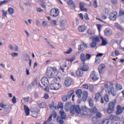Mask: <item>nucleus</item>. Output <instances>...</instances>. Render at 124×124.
<instances>
[{
    "label": "nucleus",
    "instance_id": "obj_1",
    "mask_svg": "<svg viewBox=\"0 0 124 124\" xmlns=\"http://www.w3.org/2000/svg\"><path fill=\"white\" fill-rule=\"evenodd\" d=\"M70 111L71 114H80L81 113V108H80V106L79 105H77L76 106L73 105L70 108Z\"/></svg>",
    "mask_w": 124,
    "mask_h": 124
},
{
    "label": "nucleus",
    "instance_id": "obj_2",
    "mask_svg": "<svg viewBox=\"0 0 124 124\" xmlns=\"http://www.w3.org/2000/svg\"><path fill=\"white\" fill-rule=\"evenodd\" d=\"M46 76L47 77V78H55L58 76V71H53L52 72L51 70H46Z\"/></svg>",
    "mask_w": 124,
    "mask_h": 124
},
{
    "label": "nucleus",
    "instance_id": "obj_3",
    "mask_svg": "<svg viewBox=\"0 0 124 124\" xmlns=\"http://www.w3.org/2000/svg\"><path fill=\"white\" fill-rule=\"evenodd\" d=\"M50 15L52 17H58L60 15V10L57 8H52L50 10Z\"/></svg>",
    "mask_w": 124,
    "mask_h": 124
},
{
    "label": "nucleus",
    "instance_id": "obj_4",
    "mask_svg": "<svg viewBox=\"0 0 124 124\" xmlns=\"http://www.w3.org/2000/svg\"><path fill=\"white\" fill-rule=\"evenodd\" d=\"M91 58H92V55L89 53L86 54H85V53H81L80 57L81 62H85L86 60L89 61V60H91Z\"/></svg>",
    "mask_w": 124,
    "mask_h": 124
},
{
    "label": "nucleus",
    "instance_id": "obj_5",
    "mask_svg": "<svg viewBox=\"0 0 124 124\" xmlns=\"http://www.w3.org/2000/svg\"><path fill=\"white\" fill-rule=\"evenodd\" d=\"M61 88H62V85L60 83H57L56 82L52 83L49 85V89H50V90H54V91H58V90H60Z\"/></svg>",
    "mask_w": 124,
    "mask_h": 124
},
{
    "label": "nucleus",
    "instance_id": "obj_6",
    "mask_svg": "<svg viewBox=\"0 0 124 124\" xmlns=\"http://www.w3.org/2000/svg\"><path fill=\"white\" fill-rule=\"evenodd\" d=\"M41 81L43 85H42L40 83H39V86L41 88H43V86L44 87H46V86H48V85H49V79L47 78H42Z\"/></svg>",
    "mask_w": 124,
    "mask_h": 124
},
{
    "label": "nucleus",
    "instance_id": "obj_7",
    "mask_svg": "<svg viewBox=\"0 0 124 124\" xmlns=\"http://www.w3.org/2000/svg\"><path fill=\"white\" fill-rule=\"evenodd\" d=\"M57 116H58V115L57 114V112H53L48 117L47 121L44 122L43 124H52V123H50V122H51V121H52V117H53L54 118V119H56V118H57Z\"/></svg>",
    "mask_w": 124,
    "mask_h": 124
},
{
    "label": "nucleus",
    "instance_id": "obj_8",
    "mask_svg": "<svg viewBox=\"0 0 124 124\" xmlns=\"http://www.w3.org/2000/svg\"><path fill=\"white\" fill-rule=\"evenodd\" d=\"M67 26V20L65 19H62L59 23V27L61 28V30H64Z\"/></svg>",
    "mask_w": 124,
    "mask_h": 124
},
{
    "label": "nucleus",
    "instance_id": "obj_9",
    "mask_svg": "<svg viewBox=\"0 0 124 124\" xmlns=\"http://www.w3.org/2000/svg\"><path fill=\"white\" fill-rule=\"evenodd\" d=\"M71 83H72V78L68 77L65 78L64 82V85L65 87H69L71 85Z\"/></svg>",
    "mask_w": 124,
    "mask_h": 124
},
{
    "label": "nucleus",
    "instance_id": "obj_10",
    "mask_svg": "<svg viewBox=\"0 0 124 124\" xmlns=\"http://www.w3.org/2000/svg\"><path fill=\"white\" fill-rule=\"evenodd\" d=\"M88 48V45L84 42H82V44L79 45L78 46V50L79 51H81V52H83V51H84L86 49Z\"/></svg>",
    "mask_w": 124,
    "mask_h": 124
},
{
    "label": "nucleus",
    "instance_id": "obj_11",
    "mask_svg": "<svg viewBox=\"0 0 124 124\" xmlns=\"http://www.w3.org/2000/svg\"><path fill=\"white\" fill-rule=\"evenodd\" d=\"M117 15H118L117 12H113L109 15L108 18L111 21H115L117 19Z\"/></svg>",
    "mask_w": 124,
    "mask_h": 124
},
{
    "label": "nucleus",
    "instance_id": "obj_12",
    "mask_svg": "<svg viewBox=\"0 0 124 124\" xmlns=\"http://www.w3.org/2000/svg\"><path fill=\"white\" fill-rule=\"evenodd\" d=\"M90 78L94 81H97L98 78H97V75H96V73L95 71H93L91 72L90 75Z\"/></svg>",
    "mask_w": 124,
    "mask_h": 124
},
{
    "label": "nucleus",
    "instance_id": "obj_13",
    "mask_svg": "<svg viewBox=\"0 0 124 124\" xmlns=\"http://www.w3.org/2000/svg\"><path fill=\"white\" fill-rule=\"evenodd\" d=\"M108 94L112 95V96H116V95L117 94V91H116V90L115 89V88L113 87H110L108 91Z\"/></svg>",
    "mask_w": 124,
    "mask_h": 124
},
{
    "label": "nucleus",
    "instance_id": "obj_14",
    "mask_svg": "<svg viewBox=\"0 0 124 124\" xmlns=\"http://www.w3.org/2000/svg\"><path fill=\"white\" fill-rule=\"evenodd\" d=\"M104 34L107 37H109L112 35V31L109 28H107L104 31Z\"/></svg>",
    "mask_w": 124,
    "mask_h": 124
},
{
    "label": "nucleus",
    "instance_id": "obj_15",
    "mask_svg": "<svg viewBox=\"0 0 124 124\" xmlns=\"http://www.w3.org/2000/svg\"><path fill=\"white\" fill-rule=\"evenodd\" d=\"M89 69V67L86 64L85 62H83V63L81 64V70L82 71H87Z\"/></svg>",
    "mask_w": 124,
    "mask_h": 124
},
{
    "label": "nucleus",
    "instance_id": "obj_16",
    "mask_svg": "<svg viewBox=\"0 0 124 124\" xmlns=\"http://www.w3.org/2000/svg\"><path fill=\"white\" fill-rule=\"evenodd\" d=\"M104 68H105V65L104 64H101L99 66L98 71L100 74L103 73L104 71Z\"/></svg>",
    "mask_w": 124,
    "mask_h": 124
},
{
    "label": "nucleus",
    "instance_id": "obj_17",
    "mask_svg": "<svg viewBox=\"0 0 124 124\" xmlns=\"http://www.w3.org/2000/svg\"><path fill=\"white\" fill-rule=\"evenodd\" d=\"M67 3L69 6H70V7H72V8H75L76 7V6H75V3L72 0H68L67 1Z\"/></svg>",
    "mask_w": 124,
    "mask_h": 124
},
{
    "label": "nucleus",
    "instance_id": "obj_18",
    "mask_svg": "<svg viewBox=\"0 0 124 124\" xmlns=\"http://www.w3.org/2000/svg\"><path fill=\"white\" fill-rule=\"evenodd\" d=\"M79 7L81 11H88V9L87 8H85V3L82 2L80 3Z\"/></svg>",
    "mask_w": 124,
    "mask_h": 124
},
{
    "label": "nucleus",
    "instance_id": "obj_19",
    "mask_svg": "<svg viewBox=\"0 0 124 124\" xmlns=\"http://www.w3.org/2000/svg\"><path fill=\"white\" fill-rule=\"evenodd\" d=\"M60 115L61 119H62L63 120H65L66 119V114H65V112H64V111L63 110H60Z\"/></svg>",
    "mask_w": 124,
    "mask_h": 124
},
{
    "label": "nucleus",
    "instance_id": "obj_20",
    "mask_svg": "<svg viewBox=\"0 0 124 124\" xmlns=\"http://www.w3.org/2000/svg\"><path fill=\"white\" fill-rule=\"evenodd\" d=\"M100 39L102 40V43L101 44V46H105L107 45V44H108V41H107V40L106 39H104L103 37L101 36Z\"/></svg>",
    "mask_w": 124,
    "mask_h": 124
},
{
    "label": "nucleus",
    "instance_id": "obj_21",
    "mask_svg": "<svg viewBox=\"0 0 124 124\" xmlns=\"http://www.w3.org/2000/svg\"><path fill=\"white\" fill-rule=\"evenodd\" d=\"M24 109L26 116H29V115H30V108H29L26 105H24Z\"/></svg>",
    "mask_w": 124,
    "mask_h": 124
},
{
    "label": "nucleus",
    "instance_id": "obj_22",
    "mask_svg": "<svg viewBox=\"0 0 124 124\" xmlns=\"http://www.w3.org/2000/svg\"><path fill=\"white\" fill-rule=\"evenodd\" d=\"M115 104H116V101L114 103L113 102H110L108 104V109L114 110V108H115Z\"/></svg>",
    "mask_w": 124,
    "mask_h": 124
},
{
    "label": "nucleus",
    "instance_id": "obj_23",
    "mask_svg": "<svg viewBox=\"0 0 124 124\" xmlns=\"http://www.w3.org/2000/svg\"><path fill=\"white\" fill-rule=\"evenodd\" d=\"M85 30H86V27L84 25L79 26L78 27V30L79 31V32H84Z\"/></svg>",
    "mask_w": 124,
    "mask_h": 124
},
{
    "label": "nucleus",
    "instance_id": "obj_24",
    "mask_svg": "<svg viewBox=\"0 0 124 124\" xmlns=\"http://www.w3.org/2000/svg\"><path fill=\"white\" fill-rule=\"evenodd\" d=\"M87 98H88V92L87 91H85L83 93L82 100H83V101H86V100H87Z\"/></svg>",
    "mask_w": 124,
    "mask_h": 124
},
{
    "label": "nucleus",
    "instance_id": "obj_25",
    "mask_svg": "<svg viewBox=\"0 0 124 124\" xmlns=\"http://www.w3.org/2000/svg\"><path fill=\"white\" fill-rule=\"evenodd\" d=\"M38 106V107H39V108H46V103L43 102L41 103H37Z\"/></svg>",
    "mask_w": 124,
    "mask_h": 124
},
{
    "label": "nucleus",
    "instance_id": "obj_26",
    "mask_svg": "<svg viewBox=\"0 0 124 124\" xmlns=\"http://www.w3.org/2000/svg\"><path fill=\"white\" fill-rule=\"evenodd\" d=\"M101 93H102L100 92V93H96L95 94V99H96V101H98V99L99 98L102 97V96H101Z\"/></svg>",
    "mask_w": 124,
    "mask_h": 124
},
{
    "label": "nucleus",
    "instance_id": "obj_27",
    "mask_svg": "<svg viewBox=\"0 0 124 124\" xmlns=\"http://www.w3.org/2000/svg\"><path fill=\"white\" fill-rule=\"evenodd\" d=\"M11 110V107L10 106H7L6 108H5L4 110V112H5L6 114H8V113L10 112Z\"/></svg>",
    "mask_w": 124,
    "mask_h": 124
},
{
    "label": "nucleus",
    "instance_id": "obj_28",
    "mask_svg": "<svg viewBox=\"0 0 124 124\" xmlns=\"http://www.w3.org/2000/svg\"><path fill=\"white\" fill-rule=\"evenodd\" d=\"M57 122L58 124H63V120L61 118V116H58L57 118Z\"/></svg>",
    "mask_w": 124,
    "mask_h": 124
},
{
    "label": "nucleus",
    "instance_id": "obj_29",
    "mask_svg": "<svg viewBox=\"0 0 124 124\" xmlns=\"http://www.w3.org/2000/svg\"><path fill=\"white\" fill-rule=\"evenodd\" d=\"M23 60L24 61H26V62H29L30 61V56L27 54H24L23 55Z\"/></svg>",
    "mask_w": 124,
    "mask_h": 124
},
{
    "label": "nucleus",
    "instance_id": "obj_30",
    "mask_svg": "<svg viewBox=\"0 0 124 124\" xmlns=\"http://www.w3.org/2000/svg\"><path fill=\"white\" fill-rule=\"evenodd\" d=\"M76 94L78 98H81L82 96L81 95V94H82V90L81 89H78L76 92Z\"/></svg>",
    "mask_w": 124,
    "mask_h": 124
},
{
    "label": "nucleus",
    "instance_id": "obj_31",
    "mask_svg": "<svg viewBox=\"0 0 124 124\" xmlns=\"http://www.w3.org/2000/svg\"><path fill=\"white\" fill-rule=\"evenodd\" d=\"M76 75L78 77H82V75H83V72L81 70H78L76 71Z\"/></svg>",
    "mask_w": 124,
    "mask_h": 124
},
{
    "label": "nucleus",
    "instance_id": "obj_32",
    "mask_svg": "<svg viewBox=\"0 0 124 124\" xmlns=\"http://www.w3.org/2000/svg\"><path fill=\"white\" fill-rule=\"evenodd\" d=\"M115 88L117 91H121V90H123V86L119 83L116 84Z\"/></svg>",
    "mask_w": 124,
    "mask_h": 124
},
{
    "label": "nucleus",
    "instance_id": "obj_33",
    "mask_svg": "<svg viewBox=\"0 0 124 124\" xmlns=\"http://www.w3.org/2000/svg\"><path fill=\"white\" fill-rule=\"evenodd\" d=\"M8 11L9 12V14H10V15H13V14H14V9H13V8H11L10 7L8 8Z\"/></svg>",
    "mask_w": 124,
    "mask_h": 124
},
{
    "label": "nucleus",
    "instance_id": "obj_34",
    "mask_svg": "<svg viewBox=\"0 0 124 124\" xmlns=\"http://www.w3.org/2000/svg\"><path fill=\"white\" fill-rule=\"evenodd\" d=\"M90 111L91 113H93V114H95V113H97V108L94 107L92 108H91Z\"/></svg>",
    "mask_w": 124,
    "mask_h": 124
},
{
    "label": "nucleus",
    "instance_id": "obj_35",
    "mask_svg": "<svg viewBox=\"0 0 124 124\" xmlns=\"http://www.w3.org/2000/svg\"><path fill=\"white\" fill-rule=\"evenodd\" d=\"M90 39H92V41L94 42H99V38L98 37H92Z\"/></svg>",
    "mask_w": 124,
    "mask_h": 124
},
{
    "label": "nucleus",
    "instance_id": "obj_36",
    "mask_svg": "<svg viewBox=\"0 0 124 124\" xmlns=\"http://www.w3.org/2000/svg\"><path fill=\"white\" fill-rule=\"evenodd\" d=\"M97 122H98V118L96 116H94L92 118V122L93 124H97Z\"/></svg>",
    "mask_w": 124,
    "mask_h": 124
},
{
    "label": "nucleus",
    "instance_id": "obj_37",
    "mask_svg": "<svg viewBox=\"0 0 124 124\" xmlns=\"http://www.w3.org/2000/svg\"><path fill=\"white\" fill-rule=\"evenodd\" d=\"M74 93V91L71 90L68 93L67 96L68 98H70L72 96V94Z\"/></svg>",
    "mask_w": 124,
    "mask_h": 124
},
{
    "label": "nucleus",
    "instance_id": "obj_38",
    "mask_svg": "<svg viewBox=\"0 0 124 124\" xmlns=\"http://www.w3.org/2000/svg\"><path fill=\"white\" fill-rule=\"evenodd\" d=\"M97 44L96 42L93 41L90 44V46L91 48H94V47L96 46Z\"/></svg>",
    "mask_w": 124,
    "mask_h": 124
},
{
    "label": "nucleus",
    "instance_id": "obj_39",
    "mask_svg": "<svg viewBox=\"0 0 124 124\" xmlns=\"http://www.w3.org/2000/svg\"><path fill=\"white\" fill-rule=\"evenodd\" d=\"M50 24H51L52 26H53V27H56L57 26H58V24L57 22V20H52L50 22Z\"/></svg>",
    "mask_w": 124,
    "mask_h": 124
},
{
    "label": "nucleus",
    "instance_id": "obj_40",
    "mask_svg": "<svg viewBox=\"0 0 124 124\" xmlns=\"http://www.w3.org/2000/svg\"><path fill=\"white\" fill-rule=\"evenodd\" d=\"M88 102H89V106L90 107H93V99H89L88 100Z\"/></svg>",
    "mask_w": 124,
    "mask_h": 124
},
{
    "label": "nucleus",
    "instance_id": "obj_41",
    "mask_svg": "<svg viewBox=\"0 0 124 124\" xmlns=\"http://www.w3.org/2000/svg\"><path fill=\"white\" fill-rule=\"evenodd\" d=\"M57 108H58V109L61 108V110L63 109V104H62V102L59 103L58 105L57 106Z\"/></svg>",
    "mask_w": 124,
    "mask_h": 124
},
{
    "label": "nucleus",
    "instance_id": "obj_42",
    "mask_svg": "<svg viewBox=\"0 0 124 124\" xmlns=\"http://www.w3.org/2000/svg\"><path fill=\"white\" fill-rule=\"evenodd\" d=\"M62 101H64L65 102L67 101V100H68V98L67 97V95H64L62 97Z\"/></svg>",
    "mask_w": 124,
    "mask_h": 124
},
{
    "label": "nucleus",
    "instance_id": "obj_43",
    "mask_svg": "<svg viewBox=\"0 0 124 124\" xmlns=\"http://www.w3.org/2000/svg\"><path fill=\"white\" fill-rule=\"evenodd\" d=\"M81 108L82 112H87L88 111V108L85 106H82Z\"/></svg>",
    "mask_w": 124,
    "mask_h": 124
},
{
    "label": "nucleus",
    "instance_id": "obj_44",
    "mask_svg": "<svg viewBox=\"0 0 124 124\" xmlns=\"http://www.w3.org/2000/svg\"><path fill=\"white\" fill-rule=\"evenodd\" d=\"M87 33L88 34V35H93V32L91 29H88L87 30Z\"/></svg>",
    "mask_w": 124,
    "mask_h": 124
},
{
    "label": "nucleus",
    "instance_id": "obj_45",
    "mask_svg": "<svg viewBox=\"0 0 124 124\" xmlns=\"http://www.w3.org/2000/svg\"><path fill=\"white\" fill-rule=\"evenodd\" d=\"M41 6L42 8H44L46 9L47 8L46 7V3L45 2H41Z\"/></svg>",
    "mask_w": 124,
    "mask_h": 124
},
{
    "label": "nucleus",
    "instance_id": "obj_46",
    "mask_svg": "<svg viewBox=\"0 0 124 124\" xmlns=\"http://www.w3.org/2000/svg\"><path fill=\"white\" fill-rule=\"evenodd\" d=\"M109 119L110 121H116V116L112 115H109Z\"/></svg>",
    "mask_w": 124,
    "mask_h": 124
},
{
    "label": "nucleus",
    "instance_id": "obj_47",
    "mask_svg": "<svg viewBox=\"0 0 124 124\" xmlns=\"http://www.w3.org/2000/svg\"><path fill=\"white\" fill-rule=\"evenodd\" d=\"M104 100L106 101V102H109V97H108V95L106 94L104 97Z\"/></svg>",
    "mask_w": 124,
    "mask_h": 124
},
{
    "label": "nucleus",
    "instance_id": "obj_48",
    "mask_svg": "<svg viewBox=\"0 0 124 124\" xmlns=\"http://www.w3.org/2000/svg\"><path fill=\"white\" fill-rule=\"evenodd\" d=\"M8 2V0H3L0 1V6H1V5H3V4H6Z\"/></svg>",
    "mask_w": 124,
    "mask_h": 124
},
{
    "label": "nucleus",
    "instance_id": "obj_49",
    "mask_svg": "<svg viewBox=\"0 0 124 124\" xmlns=\"http://www.w3.org/2000/svg\"><path fill=\"white\" fill-rule=\"evenodd\" d=\"M67 62H74V61H75V57H72L70 58H69L68 59H67Z\"/></svg>",
    "mask_w": 124,
    "mask_h": 124
},
{
    "label": "nucleus",
    "instance_id": "obj_50",
    "mask_svg": "<svg viewBox=\"0 0 124 124\" xmlns=\"http://www.w3.org/2000/svg\"><path fill=\"white\" fill-rule=\"evenodd\" d=\"M124 15V10L121 9L119 11V16H123Z\"/></svg>",
    "mask_w": 124,
    "mask_h": 124
},
{
    "label": "nucleus",
    "instance_id": "obj_51",
    "mask_svg": "<svg viewBox=\"0 0 124 124\" xmlns=\"http://www.w3.org/2000/svg\"><path fill=\"white\" fill-rule=\"evenodd\" d=\"M10 55L13 57V58H14L15 57H18V53L17 52H13L11 53Z\"/></svg>",
    "mask_w": 124,
    "mask_h": 124
},
{
    "label": "nucleus",
    "instance_id": "obj_52",
    "mask_svg": "<svg viewBox=\"0 0 124 124\" xmlns=\"http://www.w3.org/2000/svg\"><path fill=\"white\" fill-rule=\"evenodd\" d=\"M72 52V48L70 47V48L67 51L64 52V54H70Z\"/></svg>",
    "mask_w": 124,
    "mask_h": 124
},
{
    "label": "nucleus",
    "instance_id": "obj_53",
    "mask_svg": "<svg viewBox=\"0 0 124 124\" xmlns=\"http://www.w3.org/2000/svg\"><path fill=\"white\" fill-rule=\"evenodd\" d=\"M84 17L85 20H87V21L90 20V18H89V15H88V14H84Z\"/></svg>",
    "mask_w": 124,
    "mask_h": 124
},
{
    "label": "nucleus",
    "instance_id": "obj_54",
    "mask_svg": "<svg viewBox=\"0 0 124 124\" xmlns=\"http://www.w3.org/2000/svg\"><path fill=\"white\" fill-rule=\"evenodd\" d=\"M122 35L123 33L120 32H118L115 34V37L117 38L120 37V36H122Z\"/></svg>",
    "mask_w": 124,
    "mask_h": 124
},
{
    "label": "nucleus",
    "instance_id": "obj_55",
    "mask_svg": "<svg viewBox=\"0 0 124 124\" xmlns=\"http://www.w3.org/2000/svg\"><path fill=\"white\" fill-rule=\"evenodd\" d=\"M37 112H32V117H33V118H38V116H37Z\"/></svg>",
    "mask_w": 124,
    "mask_h": 124
},
{
    "label": "nucleus",
    "instance_id": "obj_56",
    "mask_svg": "<svg viewBox=\"0 0 124 124\" xmlns=\"http://www.w3.org/2000/svg\"><path fill=\"white\" fill-rule=\"evenodd\" d=\"M104 12L106 15L109 14V9L106 8L104 10Z\"/></svg>",
    "mask_w": 124,
    "mask_h": 124
},
{
    "label": "nucleus",
    "instance_id": "obj_57",
    "mask_svg": "<svg viewBox=\"0 0 124 124\" xmlns=\"http://www.w3.org/2000/svg\"><path fill=\"white\" fill-rule=\"evenodd\" d=\"M35 86V85L33 84L32 82H31L29 86V89H30V90H31V89H32V88H34Z\"/></svg>",
    "mask_w": 124,
    "mask_h": 124
},
{
    "label": "nucleus",
    "instance_id": "obj_58",
    "mask_svg": "<svg viewBox=\"0 0 124 124\" xmlns=\"http://www.w3.org/2000/svg\"><path fill=\"white\" fill-rule=\"evenodd\" d=\"M42 26L43 27H46L47 26H48V23L46 21H44L42 23Z\"/></svg>",
    "mask_w": 124,
    "mask_h": 124
},
{
    "label": "nucleus",
    "instance_id": "obj_59",
    "mask_svg": "<svg viewBox=\"0 0 124 124\" xmlns=\"http://www.w3.org/2000/svg\"><path fill=\"white\" fill-rule=\"evenodd\" d=\"M36 10L37 12H43L44 10L40 7H37Z\"/></svg>",
    "mask_w": 124,
    "mask_h": 124
},
{
    "label": "nucleus",
    "instance_id": "obj_60",
    "mask_svg": "<svg viewBox=\"0 0 124 124\" xmlns=\"http://www.w3.org/2000/svg\"><path fill=\"white\" fill-rule=\"evenodd\" d=\"M0 106L1 108H3V109H5V108H6V107L7 106V105H4L3 103H0Z\"/></svg>",
    "mask_w": 124,
    "mask_h": 124
},
{
    "label": "nucleus",
    "instance_id": "obj_61",
    "mask_svg": "<svg viewBox=\"0 0 124 124\" xmlns=\"http://www.w3.org/2000/svg\"><path fill=\"white\" fill-rule=\"evenodd\" d=\"M93 6L94 8H96V7H97V1H96V0L94 1Z\"/></svg>",
    "mask_w": 124,
    "mask_h": 124
},
{
    "label": "nucleus",
    "instance_id": "obj_62",
    "mask_svg": "<svg viewBox=\"0 0 124 124\" xmlns=\"http://www.w3.org/2000/svg\"><path fill=\"white\" fill-rule=\"evenodd\" d=\"M108 123H109V120L105 119L103 121L102 124H108Z\"/></svg>",
    "mask_w": 124,
    "mask_h": 124
},
{
    "label": "nucleus",
    "instance_id": "obj_63",
    "mask_svg": "<svg viewBox=\"0 0 124 124\" xmlns=\"http://www.w3.org/2000/svg\"><path fill=\"white\" fill-rule=\"evenodd\" d=\"M43 98H44L45 99H49V95L46 93L43 97Z\"/></svg>",
    "mask_w": 124,
    "mask_h": 124
},
{
    "label": "nucleus",
    "instance_id": "obj_64",
    "mask_svg": "<svg viewBox=\"0 0 124 124\" xmlns=\"http://www.w3.org/2000/svg\"><path fill=\"white\" fill-rule=\"evenodd\" d=\"M119 21L120 22H121V23H124V16H121L120 17V19H119Z\"/></svg>",
    "mask_w": 124,
    "mask_h": 124
}]
</instances>
